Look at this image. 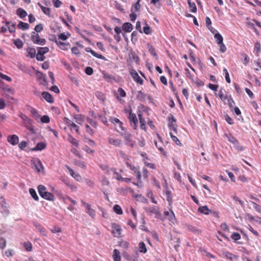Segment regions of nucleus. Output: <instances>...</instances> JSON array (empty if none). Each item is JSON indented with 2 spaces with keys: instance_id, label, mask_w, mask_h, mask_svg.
<instances>
[{
  "instance_id": "53",
  "label": "nucleus",
  "mask_w": 261,
  "mask_h": 261,
  "mask_svg": "<svg viewBox=\"0 0 261 261\" xmlns=\"http://www.w3.org/2000/svg\"><path fill=\"white\" fill-rule=\"evenodd\" d=\"M223 71L225 73V80H226V82L228 83H230V79L229 77V73H228L227 70L226 68H224L223 69Z\"/></svg>"
},
{
  "instance_id": "21",
  "label": "nucleus",
  "mask_w": 261,
  "mask_h": 261,
  "mask_svg": "<svg viewBox=\"0 0 261 261\" xmlns=\"http://www.w3.org/2000/svg\"><path fill=\"white\" fill-rule=\"evenodd\" d=\"M108 142L110 144H112L115 146H120L121 142L120 140L114 139L112 138H109Z\"/></svg>"
},
{
  "instance_id": "30",
  "label": "nucleus",
  "mask_w": 261,
  "mask_h": 261,
  "mask_svg": "<svg viewBox=\"0 0 261 261\" xmlns=\"http://www.w3.org/2000/svg\"><path fill=\"white\" fill-rule=\"evenodd\" d=\"M225 136L227 138L228 141H229L231 143H232L233 144L238 143L237 140L234 137H233L231 135L226 134Z\"/></svg>"
},
{
  "instance_id": "3",
  "label": "nucleus",
  "mask_w": 261,
  "mask_h": 261,
  "mask_svg": "<svg viewBox=\"0 0 261 261\" xmlns=\"http://www.w3.org/2000/svg\"><path fill=\"white\" fill-rule=\"evenodd\" d=\"M32 168L35 169L37 172H41V170L43 169V166L41 161L38 159H33L31 161Z\"/></svg>"
},
{
  "instance_id": "6",
  "label": "nucleus",
  "mask_w": 261,
  "mask_h": 261,
  "mask_svg": "<svg viewBox=\"0 0 261 261\" xmlns=\"http://www.w3.org/2000/svg\"><path fill=\"white\" fill-rule=\"evenodd\" d=\"M128 119L129 120L130 123L132 124H133V127L134 129H136L138 125V119L137 118L136 115L135 114L133 113L132 112V110L129 112L128 116Z\"/></svg>"
},
{
  "instance_id": "4",
  "label": "nucleus",
  "mask_w": 261,
  "mask_h": 261,
  "mask_svg": "<svg viewBox=\"0 0 261 261\" xmlns=\"http://www.w3.org/2000/svg\"><path fill=\"white\" fill-rule=\"evenodd\" d=\"M31 40L34 43L41 45H44L46 42L45 39H41L39 35L38 34H35L34 32L32 33Z\"/></svg>"
},
{
  "instance_id": "15",
  "label": "nucleus",
  "mask_w": 261,
  "mask_h": 261,
  "mask_svg": "<svg viewBox=\"0 0 261 261\" xmlns=\"http://www.w3.org/2000/svg\"><path fill=\"white\" fill-rule=\"evenodd\" d=\"M34 226H35L36 229H37L42 236H46V230L44 228H43L39 224L35 222L34 223Z\"/></svg>"
},
{
  "instance_id": "9",
  "label": "nucleus",
  "mask_w": 261,
  "mask_h": 261,
  "mask_svg": "<svg viewBox=\"0 0 261 261\" xmlns=\"http://www.w3.org/2000/svg\"><path fill=\"white\" fill-rule=\"evenodd\" d=\"M7 141L12 145H15L18 143L19 138L16 135H13L8 136Z\"/></svg>"
},
{
  "instance_id": "25",
  "label": "nucleus",
  "mask_w": 261,
  "mask_h": 261,
  "mask_svg": "<svg viewBox=\"0 0 261 261\" xmlns=\"http://www.w3.org/2000/svg\"><path fill=\"white\" fill-rule=\"evenodd\" d=\"M70 174L76 180L80 181L82 180V177L78 173H75L73 170H70Z\"/></svg>"
},
{
  "instance_id": "38",
  "label": "nucleus",
  "mask_w": 261,
  "mask_h": 261,
  "mask_svg": "<svg viewBox=\"0 0 261 261\" xmlns=\"http://www.w3.org/2000/svg\"><path fill=\"white\" fill-rule=\"evenodd\" d=\"M158 207L153 206L150 207H145L144 209L145 211L147 213H150L151 214H154L155 212H156V210L158 209Z\"/></svg>"
},
{
  "instance_id": "37",
  "label": "nucleus",
  "mask_w": 261,
  "mask_h": 261,
  "mask_svg": "<svg viewBox=\"0 0 261 261\" xmlns=\"http://www.w3.org/2000/svg\"><path fill=\"white\" fill-rule=\"evenodd\" d=\"M74 164L75 165L80 167V168H81L82 169H85L86 168L85 163L83 162V161H79V160H75L74 161Z\"/></svg>"
},
{
  "instance_id": "29",
  "label": "nucleus",
  "mask_w": 261,
  "mask_h": 261,
  "mask_svg": "<svg viewBox=\"0 0 261 261\" xmlns=\"http://www.w3.org/2000/svg\"><path fill=\"white\" fill-rule=\"evenodd\" d=\"M139 251L142 253H146L147 251V249L146 247V245L143 242H141L139 244Z\"/></svg>"
},
{
  "instance_id": "33",
  "label": "nucleus",
  "mask_w": 261,
  "mask_h": 261,
  "mask_svg": "<svg viewBox=\"0 0 261 261\" xmlns=\"http://www.w3.org/2000/svg\"><path fill=\"white\" fill-rule=\"evenodd\" d=\"M214 37H215L216 42L218 44H221V43L223 42V39L222 36H221V35L220 33H216L214 35Z\"/></svg>"
},
{
  "instance_id": "45",
  "label": "nucleus",
  "mask_w": 261,
  "mask_h": 261,
  "mask_svg": "<svg viewBox=\"0 0 261 261\" xmlns=\"http://www.w3.org/2000/svg\"><path fill=\"white\" fill-rule=\"evenodd\" d=\"M143 32L147 35L151 34V29L147 24H146L145 26L143 27Z\"/></svg>"
},
{
  "instance_id": "7",
  "label": "nucleus",
  "mask_w": 261,
  "mask_h": 261,
  "mask_svg": "<svg viewBox=\"0 0 261 261\" xmlns=\"http://www.w3.org/2000/svg\"><path fill=\"white\" fill-rule=\"evenodd\" d=\"M112 232L114 234V236L115 237H119L121 232V229L120 226L116 223H114L112 225Z\"/></svg>"
},
{
  "instance_id": "5",
  "label": "nucleus",
  "mask_w": 261,
  "mask_h": 261,
  "mask_svg": "<svg viewBox=\"0 0 261 261\" xmlns=\"http://www.w3.org/2000/svg\"><path fill=\"white\" fill-rule=\"evenodd\" d=\"M129 73L134 80L138 84H139L140 85H143V80L142 79L139 75H138L137 71L133 69H130L129 70Z\"/></svg>"
},
{
  "instance_id": "46",
  "label": "nucleus",
  "mask_w": 261,
  "mask_h": 261,
  "mask_svg": "<svg viewBox=\"0 0 261 261\" xmlns=\"http://www.w3.org/2000/svg\"><path fill=\"white\" fill-rule=\"evenodd\" d=\"M23 247H24L25 249L28 251H30L32 248V244L29 242L24 243L23 244Z\"/></svg>"
},
{
  "instance_id": "8",
  "label": "nucleus",
  "mask_w": 261,
  "mask_h": 261,
  "mask_svg": "<svg viewBox=\"0 0 261 261\" xmlns=\"http://www.w3.org/2000/svg\"><path fill=\"white\" fill-rule=\"evenodd\" d=\"M54 39L53 40V41H55V42L56 43L57 45L63 50H67L69 47H70V44L69 43H66L63 42H61L60 41H58L57 40L56 37L54 36Z\"/></svg>"
},
{
  "instance_id": "14",
  "label": "nucleus",
  "mask_w": 261,
  "mask_h": 261,
  "mask_svg": "<svg viewBox=\"0 0 261 261\" xmlns=\"http://www.w3.org/2000/svg\"><path fill=\"white\" fill-rule=\"evenodd\" d=\"M28 110L30 112L32 116L36 120H38L40 115L38 114L37 110L32 107H29Z\"/></svg>"
},
{
  "instance_id": "20",
  "label": "nucleus",
  "mask_w": 261,
  "mask_h": 261,
  "mask_svg": "<svg viewBox=\"0 0 261 261\" xmlns=\"http://www.w3.org/2000/svg\"><path fill=\"white\" fill-rule=\"evenodd\" d=\"M103 77L108 82H112L114 80V77L111 74L108 73L105 71L102 72Z\"/></svg>"
},
{
  "instance_id": "19",
  "label": "nucleus",
  "mask_w": 261,
  "mask_h": 261,
  "mask_svg": "<svg viewBox=\"0 0 261 261\" xmlns=\"http://www.w3.org/2000/svg\"><path fill=\"white\" fill-rule=\"evenodd\" d=\"M17 28L19 29L24 31L29 29V24L26 22H23L21 21H20L18 24L17 25Z\"/></svg>"
},
{
  "instance_id": "17",
  "label": "nucleus",
  "mask_w": 261,
  "mask_h": 261,
  "mask_svg": "<svg viewBox=\"0 0 261 261\" xmlns=\"http://www.w3.org/2000/svg\"><path fill=\"white\" fill-rule=\"evenodd\" d=\"M198 211L199 213H201L205 215H208L209 214L212 212V211L211 210L208 208L206 205L200 206L198 208Z\"/></svg>"
},
{
  "instance_id": "63",
  "label": "nucleus",
  "mask_w": 261,
  "mask_h": 261,
  "mask_svg": "<svg viewBox=\"0 0 261 261\" xmlns=\"http://www.w3.org/2000/svg\"><path fill=\"white\" fill-rule=\"evenodd\" d=\"M71 51L73 54H74L76 56H79L80 54V52L78 48L76 46L73 47L71 48Z\"/></svg>"
},
{
  "instance_id": "27",
  "label": "nucleus",
  "mask_w": 261,
  "mask_h": 261,
  "mask_svg": "<svg viewBox=\"0 0 261 261\" xmlns=\"http://www.w3.org/2000/svg\"><path fill=\"white\" fill-rule=\"evenodd\" d=\"M113 259L114 261H121V256L118 250L115 249L113 251Z\"/></svg>"
},
{
  "instance_id": "40",
  "label": "nucleus",
  "mask_w": 261,
  "mask_h": 261,
  "mask_svg": "<svg viewBox=\"0 0 261 261\" xmlns=\"http://www.w3.org/2000/svg\"><path fill=\"white\" fill-rule=\"evenodd\" d=\"M67 123L68 124V126H70L71 129L73 128L75 129L77 133H79V127L76 124L73 122L71 123V121L70 120H68V122H67Z\"/></svg>"
},
{
  "instance_id": "18",
  "label": "nucleus",
  "mask_w": 261,
  "mask_h": 261,
  "mask_svg": "<svg viewBox=\"0 0 261 261\" xmlns=\"http://www.w3.org/2000/svg\"><path fill=\"white\" fill-rule=\"evenodd\" d=\"M122 30L126 32H130L133 29V25L129 22H125L122 27Z\"/></svg>"
},
{
  "instance_id": "10",
  "label": "nucleus",
  "mask_w": 261,
  "mask_h": 261,
  "mask_svg": "<svg viewBox=\"0 0 261 261\" xmlns=\"http://www.w3.org/2000/svg\"><path fill=\"white\" fill-rule=\"evenodd\" d=\"M86 52L90 53L94 57L106 61L107 59L102 55L98 54L96 52L94 51L90 47H86L85 49Z\"/></svg>"
},
{
  "instance_id": "56",
  "label": "nucleus",
  "mask_w": 261,
  "mask_h": 261,
  "mask_svg": "<svg viewBox=\"0 0 261 261\" xmlns=\"http://www.w3.org/2000/svg\"><path fill=\"white\" fill-rule=\"evenodd\" d=\"M85 72L87 74L90 75L93 73V70L91 67H87L85 69Z\"/></svg>"
},
{
  "instance_id": "35",
  "label": "nucleus",
  "mask_w": 261,
  "mask_h": 261,
  "mask_svg": "<svg viewBox=\"0 0 261 261\" xmlns=\"http://www.w3.org/2000/svg\"><path fill=\"white\" fill-rule=\"evenodd\" d=\"M166 199L169 202V205H171L172 202V198L171 192L169 190H167L166 192Z\"/></svg>"
},
{
  "instance_id": "39",
  "label": "nucleus",
  "mask_w": 261,
  "mask_h": 261,
  "mask_svg": "<svg viewBox=\"0 0 261 261\" xmlns=\"http://www.w3.org/2000/svg\"><path fill=\"white\" fill-rule=\"evenodd\" d=\"M48 51H49V48L47 47H38V53L39 54L44 55L45 54L48 53Z\"/></svg>"
},
{
  "instance_id": "49",
  "label": "nucleus",
  "mask_w": 261,
  "mask_h": 261,
  "mask_svg": "<svg viewBox=\"0 0 261 261\" xmlns=\"http://www.w3.org/2000/svg\"><path fill=\"white\" fill-rule=\"evenodd\" d=\"M253 208L258 213H261V206L258 204L252 202Z\"/></svg>"
},
{
  "instance_id": "60",
  "label": "nucleus",
  "mask_w": 261,
  "mask_h": 261,
  "mask_svg": "<svg viewBox=\"0 0 261 261\" xmlns=\"http://www.w3.org/2000/svg\"><path fill=\"white\" fill-rule=\"evenodd\" d=\"M218 96L223 101L225 100L227 98V97L226 96L224 95L222 90L219 91L218 93Z\"/></svg>"
},
{
  "instance_id": "52",
  "label": "nucleus",
  "mask_w": 261,
  "mask_h": 261,
  "mask_svg": "<svg viewBox=\"0 0 261 261\" xmlns=\"http://www.w3.org/2000/svg\"><path fill=\"white\" fill-rule=\"evenodd\" d=\"M43 25L41 24V23H39L37 25H36L34 28V30L37 32V33H39L42 30H43Z\"/></svg>"
},
{
  "instance_id": "64",
  "label": "nucleus",
  "mask_w": 261,
  "mask_h": 261,
  "mask_svg": "<svg viewBox=\"0 0 261 261\" xmlns=\"http://www.w3.org/2000/svg\"><path fill=\"white\" fill-rule=\"evenodd\" d=\"M118 92L121 97H124L126 96V93L124 90L121 88H119L118 89Z\"/></svg>"
},
{
  "instance_id": "23",
  "label": "nucleus",
  "mask_w": 261,
  "mask_h": 261,
  "mask_svg": "<svg viewBox=\"0 0 261 261\" xmlns=\"http://www.w3.org/2000/svg\"><path fill=\"white\" fill-rule=\"evenodd\" d=\"M67 141L72 144L73 145H74L75 147H77L79 146V142L76 139L73 138L71 135H69L67 137Z\"/></svg>"
},
{
  "instance_id": "42",
  "label": "nucleus",
  "mask_w": 261,
  "mask_h": 261,
  "mask_svg": "<svg viewBox=\"0 0 261 261\" xmlns=\"http://www.w3.org/2000/svg\"><path fill=\"white\" fill-rule=\"evenodd\" d=\"M168 127L171 130H173L175 133H177V125L175 123L169 122L168 123Z\"/></svg>"
},
{
  "instance_id": "48",
  "label": "nucleus",
  "mask_w": 261,
  "mask_h": 261,
  "mask_svg": "<svg viewBox=\"0 0 261 261\" xmlns=\"http://www.w3.org/2000/svg\"><path fill=\"white\" fill-rule=\"evenodd\" d=\"M42 123H47L49 122L50 119L47 115H43L40 119Z\"/></svg>"
},
{
  "instance_id": "36",
  "label": "nucleus",
  "mask_w": 261,
  "mask_h": 261,
  "mask_svg": "<svg viewBox=\"0 0 261 261\" xmlns=\"http://www.w3.org/2000/svg\"><path fill=\"white\" fill-rule=\"evenodd\" d=\"M28 54L29 56L31 58H34L36 55V50L34 48H29L28 49Z\"/></svg>"
},
{
  "instance_id": "57",
  "label": "nucleus",
  "mask_w": 261,
  "mask_h": 261,
  "mask_svg": "<svg viewBox=\"0 0 261 261\" xmlns=\"http://www.w3.org/2000/svg\"><path fill=\"white\" fill-rule=\"evenodd\" d=\"M74 118L75 119V122L78 123V124H81L83 121V118H82V116L81 115H76L75 117H74Z\"/></svg>"
},
{
  "instance_id": "28",
  "label": "nucleus",
  "mask_w": 261,
  "mask_h": 261,
  "mask_svg": "<svg viewBox=\"0 0 261 261\" xmlns=\"http://www.w3.org/2000/svg\"><path fill=\"white\" fill-rule=\"evenodd\" d=\"M86 213L92 218H93L95 215V212L93 209H92L90 205H87V208L86 209Z\"/></svg>"
},
{
  "instance_id": "31",
  "label": "nucleus",
  "mask_w": 261,
  "mask_h": 261,
  "mask_svg": "<svg viewBox=\"0 0 261 261\" xmlns=\"http://www.w3.org/2000/svg\"><path fill=\"white\" fill-rule=\"evenodd\" d=\"M13 43L18 49L21 48L23 44L22 41L19 39L13 40Z\"/></svg>"
},
{
  "instance_id": "11",
  "label": "nucleus",
  "mask_w": 261,
  "mask_h": 261,
  "mask_svg": "<svg viewBox=\"0 0 261 261\" xmlns=\"http://www.w3.org/2000/svg\"><path fill=\"white\" fill-rule=\"evenodd\" d=\"M36 75L38 79V80L40 84L44 85L46 82L45 75L43 74L40 71H37L36 72Z\"/></svg>"
},
{
  "instance_id": "24",
  "label": "nucleus",
  "mask_w": 261,
  "mask_h": 261,
  "mask_svg": "<svg viewBox=\"0 0 261 261\" xmlns=\"http://www.w3.org/2000/svg\"><path fill=\"white\" fill-rule=\"evenodd\" d=\"M46 147V144L43 142H39L37 144L36 146L33 148L32 150L33 151L42 150L44 149Z\"/></svg>"
},
{
  "instance_id": "41",
  "label": "nucleus",
  "mask_w": 261,
  "mask_h": 261,
  "mask_svg": "<svg viewBox=\"0 0 261 261\" xmlns=\"http://www.w3.org/2000/svg\"><path fill=\"white\" fill-rule=\"evenodd\" d=\"M137 98L140 101H144L145 98V95L141 91H139L137 95Z\"/></svg>"
},
{
  "instance_id": "58",
  "label": "nucleus",
  "mask_w": 261,
  "mask_h": 261,
  "mask_svg": "<svg viewBox=\"0 0 261 261\" xmlns=\"http://www.w3.org/2000/svg\"><path fill=\"white\" fill-rule=\"evenodd\" d=\"M36 57L38 61H43L45 59V56L43 55L39 54L38 53L36 54Z\"/></svg>"
},
{
  "instance_id": "32",
  "label": "nucleus",
  "mask_w": 261,
  "mask_h": 261,
  "mask_svg": "<svg viewBox=\"0 0 261 261\" xmlns=\"http://www.w3.org/2000/svg\"><path fill=\"white\" fill-rule=\"evenodd\" d=\"M29 192H30L31 196L32 197V198L35 200H36V201L39 200V197L38 196L35 190L34 189H33V188L30 189Z\"/></svg>"
},
{
  "instance_id": "54",
  "label": "nucleus",
  "mask_w": 261,
  "mask_h": 261,
  "mask_svg": "<svg viewBox=\"0 0 261 261\" xmlns=\"http://www.w3.org/2000/svg\"><path fill=\"white\" fill-rule=\"evenodd\" d=\"M27 145H28V143L26 141H21L19 144L18 147L21 150H23L24 149V148L27 147Z\"/></svg>"
},
{
  "instance_id": "26",
  "label": "nucleus",
  "mask_w": 261,
  "mask_h": 261,
  "mask_svg": "<svg viewBox=\"0 0 261 261\" xmlns=\"http://www.w3.org/2000/svg\"><path fill=\"white\" fill-rule=\"evenodd\" d=\"M16 14L19 16L21 18H23L27 15V12L22 8H18L16 11Z\"/></svg>"
},
{
  "instance_id": "12",
  "label": "nucleus",
  "mask_w": 261,
  "mask_h": 261,
  "mask_svg": "<svg viewBox=\"0 0 261 261\" xmlns=\"http://www.w3.org/2000/svg\"><path fill=\"white\" fill-rule=\"evenodd\" d=\"M42 96L47 102L51 103L54 102V98L49 92L44 91L42 92Z\"/></svg>"
},
{
  "instance_id": "22",
  "label": "nucleus",
  "mask_w": 261,
  "mask_h": 261,
  "mask_svg": "<svg viewBox=\"0 0 261 261\" xmlns=\"http://www.w3.org/2000/svg\"><path fill=\"white\" fill-rule=\"evenodd\" d=\"M138 117L139 119V122L140 123V127L142 129L146 130V126L145 123L146 121L144 118H143L142 115L140 113L138 114Z\"/></svg>"
},
{
  "instance_id": "13",
  "label": "nucleus",
  "mask_w": 261,
  "mask_h": 261,
  "mask_svg": "<svg viewBox=\"0 0 261 261\" xmlns=\"http://www.w3.org/2000/svg\"><path fill=\"white\" fill-rule=\"evenodd\" d=\"M117 131L120 133L121 136H122L125 141L126 142H131V137L132 134L127 132H126L125 130L124 131H119L117 130Z\"/></svg>"
},
{
  "instance_id": "59",
  "label": "nucleus",
  "mask_w": 261,
  "mask_h": 261,
  "mask_svg": "<svg viewBox=\"0 0 261 261\" xmlns=\"http://www.w3.org/2000/svg\"><path fill=\"white\" fill-rule=\"evenodd\" d=\"M147 196L151 198V201L153 203L155 204L157 203V201L155 200L153 195V193L151 191H150L147 193Z\"/></svg>"
},
{
  "instance_id": "34",
  "label": "nucleus",
  "mask_w": 261,
  "mask_h": 261,
  "mask_svg": "<svg viewBox=\"0 0 261 261\" xmlns=\"http://www.w3.org/2000/svg\"><path fill=\"white\" fill-rule=\"evenodd\" d=\"M113 211L118 215H121L123 213V211L121 207L118 205L115 204L113 206Z\"/></svg>"
},
{
  "instance_id": "51",
  "label": "nucleus",
  "mask_w": 261,
  "mask_h": 261,
  "mask_svg": "<svg viewBox=\"0 0 261 261\" xmlns=\"http://www.w3.org/2000/svg\"><path fill=\"white\" fill-rule=\"evenodd\" d=\"M148 47L149 51L151 54V55L152 56H153L154 57H156V54L155 53L154 48L149 44H148Z\"/></svg>"
},
{
  "instance_id": "62",
  "label": "nucleus",
  "mask_w": 261,
  "mask_h": 261,
  "mask_svg": "<svg viewBox=\"0 0 261 261\" xmlns=\"http://www.w3.org/2000/svg\"><path fill=\"white\" fill-rule=\"evenodd\" d=\"M0 77L9 82H11L12 80L10 77L7 76V75H5L1 72H0Z\"/></svg>"
},
{
  "instance_id": "1",
  "label": "nucleus",
  "mask_w": 261,
  "mask_h": 261,
  "mask_svg": "<svg viewBox=\"0 0 261 261\" xmlns=\"http://www.w3.org/2000/svg\"><path fill=\"white\" fill-rule=\"evenodd\" d=\"M38 191L40 196L47 200L54 201L55 199L54 195L47 191L46 188L43 185H39L38 187Z\"/></svg>"
},
{
  "instance_id": "61",
  "label": "nucleus",
  "mask_w": 261,
  "mask_h": 261,
  "mask_svg": "<svg viewBox=\"0 0 261 261\" xmlns=\"http://www.w3.org/2000/svg\"><path fill=\"white\" fill-rule=\"evenodd\" d=\"M53 3L56 8H59L62 5V2L60 0H53Z\"/></svg>"
},
{
  "instance_id": "43",
  "label": "nucleus",
  "mask_w": 261,
  "mask_h": 261,
  "mask_svg": "<svg viewBox=\"0 0 261 261\" xmlns=\"http://www.w3.org/2000/svg\"><path fill=\"white\" fill-rule=\"evenodd\" d=\"M38 4L44 14H45L46 15H49V12H50L49 8L45 7L44 6H43L40 3H38Z\"/></svg>"
},
{
  "instance_id": "47",
  "label": "nucleus",
  "mask_w": 261,
  "mask_h": 261,
  "mask_svg": "<svg viewBox=\"0 0 261 261\" xmlns=\"http://www.w3.org/2000/svg\"><path fill=\"white\" fill-rule=\"evenodd\" d=\"M231 238L232 240L236 241L241 239V236L240 234L238 232H233L231 236Z\"/></svg>"
},
{
  "instance_id": "50",
  "label": "nucleus",
  "mask_w": 261,
  "mask_h": 261,
  "mask_svg": "<svg viewBox=\"0 0 261 261\" xmlns=\"http://www.w3.org/2000/svg\"><path fill=\"white\" fill-rule=\"evenodd\" d=\"M95 96L100 100L104 101L105 98L103 97V94L99 92V91H96L95 92Z\"/></svg>"
},
{
  "instance_id": "16",
  "label": "nucleus",
  "mask_w": 261,
  "mask_h": 261,
  "mask_svg": "<svg viewBox=\"0 0 261 261\" xmlns=\"http://www.w3.org/2000/svg\"><path fill=\"white\" fill-rule=\"evenodd\" d=\"M6 25L10 33H12L15 32V23H12L11 21H6Z\"/></svg>"
},
{
  "instance_id": "55",
  "label": "nucleus",
  "mask_w": 261,
  "mask_h": 261,
  "mask_svg": "<svg viewBox=\"0 0 261 261\" xmlns=\"http://www.w3.org/2000/svg\"><path fill=\"white\" fill-rule=\"evenodd\" d=\"M6 245V241L3 238H1L0 239V248L4 249Z\"/></svg>"
},
{
  "instance_id": "2",
  "label": "nucleus",
  "mask_w": 261,
  "mask_h": 261,
  "mask_svg": "<svg viewBox=\"0 0 261 261\" xmlns=\"http://www.w3.org/2000/svg\"><path fill=\"white\" fill-rule=\"evenodd\" d=\"M19 117L22 119L25 127L32 133H34V129L33 126V121L27 115L21 114Z\"/></svg>"
},
{
  "instance_id": "44",
  "label": "nucleus",
  "mask_w": 261,
  "mask_h": 261,
  "mask_svg": "<svg viewBox=\"0 0 261 261\" xmlns=\"http://www.w3.org/2000/svg\"><path fill=\"white\" fill-rule=\"evenodd\" d=\"M188 4L191 9V12L192 13H195L197 11V8L195 4L194 3L189 2Z\"/></svg>"
}]
</instances>
